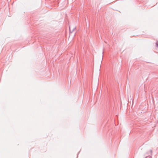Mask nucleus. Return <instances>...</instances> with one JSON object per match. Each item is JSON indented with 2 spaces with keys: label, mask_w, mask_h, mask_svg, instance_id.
Returning a JSON list of instances; mask_svg holds the SVG:
<instances>
[{
  "label": "nucleus",
  "mask_w": 158,
  "mask_h": 158,
  "mask_svg": "<svg viewBox=\"0 0 158 158\" xmlns=\"http://www.w3.org/2000/svg\"><path fill=\"white\" fill-rule=\"evenodd\" d=\"M156 46L158 48V41L156 43Z\"/></svg>",
  "instance_id": "obj_2"
},
{
  "label": "nucleus",
  "mask_w": 158,
  "mask_h": 158,
  "mask_svg": "<svg viewBox=\"0 0 158 158\" xmlns=\"http://www.w3.org/2000/svg\"><path fill=\"white\" fill-rule=\"evenodd\" d=\"M76 28V27H72V26H69V29L70 33H71L74 31L75 29Z\"/></svg>",
  "instance_id": "obj_1"
}]
</instances>
